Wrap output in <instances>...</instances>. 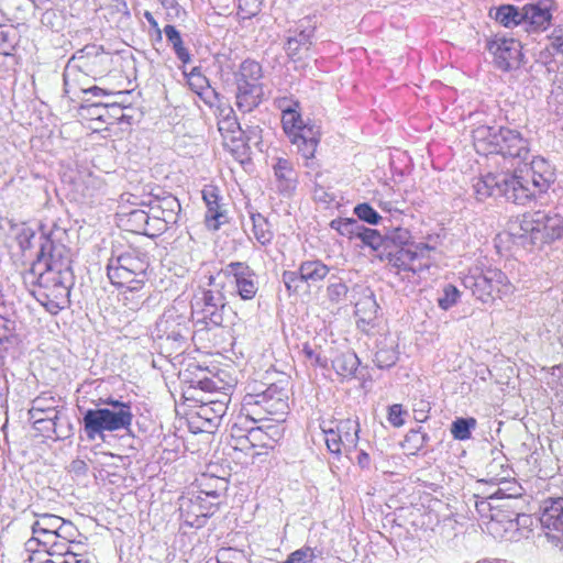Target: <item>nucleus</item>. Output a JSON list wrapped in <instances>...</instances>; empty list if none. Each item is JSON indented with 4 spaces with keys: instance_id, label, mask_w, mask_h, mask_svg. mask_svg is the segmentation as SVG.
I'll return each instance as SVG.
<instances>
[{
    "instance_id": "nucleus-1",
    "label": "nucleus",
    "mask_w": 563,
    "mask_h": 563,
    "mask_svg": "<svg viewBox=\"0 0 563 563\" xmlns=\"http://www.w3.org/2000/svg\"><path fill=\"white\" fill-rule=\"evenodd\" d=\"M36 261L24 275V282L35 285L32 295L45 309L57 314L69 305L74 285L70 251L47 236H41Z\"/></svg>"
},
{
    "instance_id": "nucleus-2",
    "label": "nucleus",
    "mask_w": 563,
    "mask_h": 563,
    "mask_svg": "<svg viewBox=\"0 0 563 563\" xmlns=\"http://www.w3.org/2000/svg\"><path fill=\"white\" fill-rule=\"evenodd\" d=\"M148 267L147 255L135 250L112 256L108 262L107 275L112 285L126 288L122 296L131 310H137L143 302L136 292L147 280Z\"/></svg>"
},
{
    "instance_id": "nucleus-3",
    "label": "nucleus",
    "mask_w": 563,
    "mask_h": 563,
    "mask_svg": "<svg viewBox=\"0 0 563 563\" xmlns=\"http://www.w3.org/2000/svg\"><path fill=\"white\" fill-rule=\"evenodd\" d=\"M473 142L476 151L484 155L526 161L530 154L529 141L519 131L505 126L481 125L473 131Z\"/></svg>"
},
{
    "instance_id": "nucleus-4",
    "label": "nucleus",
    "mask_w": 563,
    "mask_h": 563,
    "mask_svg": "<svg viewBox=\"0 0 563 563\" xmlns=\"http://www.w3.org/2000/svg\"><path fill=\"white\" fill-rule=\"evenodd\" d=\"M190 317L183 303L166 308L153 330V338L168 356L180 355L188 345Z\"/></svg>"
},
{
    "instance_id": "nucleus-5",
    "label": "nucleus",
    "mask_w": 563,
    "mask_h": 563,
    "mask_svg": "<svg viewBox=\"0 0 563 563\" xmlns=\"http://www.w3.org/2000/svg\"><path fill=\"white\" fill-rule=\"evenodd\" d=\"M109 408L88 409L82 417L84 430L87 439L92 441L103 432L128 430L133 420L130 402H123L113 398L103 401Z\"/></svg>"
},
{
    "instance_id": "nucleus-6",
    "label": "nucleus",
    "mask_w": 563,
    "mask_h": 563,
    "mask_svg": "<svg viewBox=\"0 0 563 563\" xmlns=\"http://www.w3.org/2000/svg\"><path fill=\"white\" fill-rule=\"evenodd\" d=\"M474 191L478 200L490 196L506 198L516 205H526L533 198L529 183L514 173L488 174L474 184Z\"/></svg>"
},
{
    "instance_id": "nucleus-7",
    "label": "nucleus",
    "mask_w": 563,
    "mask_h": 563,
    "mask_svg": "<svg viewBox=\"0 0 563 563\" xmlns=\"http://www.w3.org/2000/svg\"><path fill=\"white\" fill-rule=\"evenodd\" d=\"M111 56L103 52L102 47L97 45H87L78 51L71 58L64 71L65 93L74 90L73 81L78 77L79 73L96 78L104 75L109 69Z\"/></svg>"
},
{
    "instance_id": "nucleus-8",
    "label": "nucleus",
    "mask_w": 563,
    "mask_h": 563,
    "mask_svg": "<svg viewBox=\"0 0 563 563\" xmlns=\"http://www.w3.org/2000/svg\"><path fill=\"white\" fill-rule=\"evenodd\" d=\"M282 122L285 133L297 146L298 153L306 159L312 158L320 141L319 126L306 123L294 108L283 111Z\"/></svg>"
},
{
    "instance_id": "nucleus-9",
    "label": "nucleus",
    "mask_w": 563,
    "mask_h": 563,
    "mask_svg": "<svg viewBox=\"0 0 563 563\" xmlns=\"http://www.w3.org/2000/svg\"><path fill=\"white\" fill-rule=\"evenodd\" d=\"M433 250L429 244L420 242L417 245L384 249L378 257L380 261H387L396 273L405 271L417 274L430 267V254Z\"/></svg>"
},
{
    "instance_id": "nucleus-10",
    "label": "nucleus",
    "mask_w": 563,
    "mask_h": 563,
    "mask_svg": "<svg viewBox=\"0 0 563 563\" xmlns=\"http://www.w3.org/2000/svg\"><path fill=\"white\" fill-rule=\"evenodd\" d=\"M465 288L484 303L492 302L512 291V286L504 272L497 268L474 273L463 279Z\"/></svg>"
},
{
    "instance_id": "nucleus-11",
    "label": "nucleus",
    "mask_w": 563,
    "mask_h": 563,
    "mask_svg": "<svg viewBox=\"0 0 563 563\" xmlns=\"http://www.w3.org/2000/svg\"><path fill=\"white\" fill-rule=\"evenodd\" d=\"M217 277H209V285H216ZM227 299L223 292L218 288L201 289L191 301V314L197 317L198 322L207 327H221L227 310Z\"/></svg>"
},
{
    "instance_id": "nucleus-12",
    "label": "nucleus",
    "mask_w": 563,
    "mask_h": 563,
    "mask_svg": "<svg viewBox=\"0 0 563 563\" xmlns=\"http://www.w3.org/2000/svg\"><path fill=\"white\" fill-rule=\"evenodd\" d=\"M521 236H529L532 244L551 243L563 238V217L545 211L523 214L520 221Z\"/></svg>"
},
{
    "instance_id": "nucleus-13",
    "label": "nucleus",
    "mask_w": 563,
    "mask_h": 563,
    "mask_svg": "<svg viewBox=\"0 0 563 563\" xmlns=\"http://www.w3.org/2000/svg\"><path fill=\"white\" fill-rule=\"evenodd\" d=\"M244 408L257 416H261L262 412L271 416H283L288 410V396L284 388L273 384L262 393L246 395L244 397Z\"/></svg>"
},
{
    "instance_id": "nucleus-14",
    "label": "nucleus",
    "mask_w": 563,
    "mask_h": 563,
    "mask_svg": "<svg viewBox=\"0 0 563 563\" xmlns=\"http://www.w3.org/2000/svg\"><path fill=\"white\" fill-rule=\"evenodd\" d=\"M58 408H64L60 397L52 391H43L32 400L29 418L36 430H43V423L51 424L56 431L57 420H60Z\"/></svg>"
},
{
    "instance_id": "nucleus-15",
    "label": "nucleus",
    "mask_w": 563,
    "mask_h": 563,
    "mask_svg": "<svg viewBox=\"0 0 563 563\" xmlns=\"http://www.w3.org/2000/svg\"><path fill=\"white\" fill-rule=\"evenodd\" d=\"M486 48L494 56L495 65L504 71H509L521 65V44L515 38L496 36L487 41Z\"/></svg>"
},
{
    "instance_id": "nucleus-16",
    "label": "nucleus",
    "mask_w": 563,
    "mask_h": 563,
    "mask_svg": "<svg viewBox=\"0 0 563 563\" xmlns=\"http://www.w3.org/2000/svg\"><path fill=\"white\" fill-rule=\"evenodd\" d=\"M219 132L227 146L234 155H245L244 130L241 128L234 110L230 106L223 104L219 112Z\"/></svg>"
},
{
    "instance_id": "nucleus-17",
    "label": "nucleus",
    "mask_w": 563,
    "mask_h": 563,
    "mask_svg": "<svg viewBox=\"0 0 563 563\" xmlns=\"http://www.w3.org/2000/svg\"><path fill=\"white\" fill-rule=\"evenodd\" d=\"M519 173L518 176L529 183L533 191V197L536 192H545L555 180V168L549 161L540 156L533 157L529 167L526 169V176L522 175V169H520Z\"/></svg>"
},
{
    "instance_id": "nucleus-18",
    "label": "nucleus",
    "mask_w": 563,
    "mask_h": 563,
    "mask_svg": "<svg viewBox=\"0 0 563 563\" xmlns=\"http://www.w3.org/2000/svg\"><path fill=\"white\" fill-rule=\"evenodd\" d=\"M511 470L506 467L501 481H495L492 484L497 486L496 490L488 495V499L500 501L506 511L518 504H525L522 499L523 488L515 479H508Z\"/></svg>"
},
{
    "instance_id": "nucleus-19",
    "label": "nucleus",
    "mask_w": 563,
    "mask_h": 563,
    "mask_svg": "<svg viewBox=\"0 0 563 563\" xmlns=\"http://www.w3.org/2000/svg\"><path fill=\"white\" fill-rule=\"evenodd\" d=\"M353 292L360 297L355 302V314L357 317V325L366 331L367 325H372L377 318L379 306L376 302L375 295L369 287L354 286Z\"/></svg>"
},
{
    "instance_id": "nucleus-20",
    "label": "nucleus",
    "mask_w": 563,
    "mask_h": 563,
    "mask_svg": "<svg viewBox=\"0 0 563 563\" xmlns=\"http://www.w3.org/2000/svg\"><path fill=\"white\" fill-rule=\"evenodd\" d=\"M555 9L554 0H539L523 7V23L529 24L536 31H544L552 20Z\"/></svg>"
},
{
    "instance_id": "nucleus-21",
    "label": "nucleus",
    "mask_w": 563,
    "mask_h": 563,
    "mask_svg": "<svg viewBox=\"0 0 563 563\" xmlns=\"http://www.w3.org/2000/svg\"><path fill=\"white\" fill-rule=\"evenodd\" d=\"M85 102L86 104L81 106V114L90 120L111 124L123 117V108L118 102H90V99H86Z\"/></svg>"
},
{
    "instance_id": "nucleus-22",
    "label": "nucleus",
    "mask_w": 563,
    "mask_h": 563,
    "mask_svg": "<svg viewBox=\"0 0 563 563\" xmlns=\"http://www.w3.org/2000/svg\"><path fill=\"white\" fill-rule=\"evenodd\" d=\"M263 100L264 85L236 86L235 106L241 112H252Z\"/></svg>"
},
{
    "instance_id": "nucleus-23",
    "label": "nucleus",
    "mask_w": 563,
    "mask_h": 563,
    "mask_svg": "<svg viewBox=\"0 0 563 563\" xmlns=\"http://www.w3.org/2000/svg\"><path fill=\"white\" fill-rule=\"evenodd\" d=\"M202 198L207 206L206 222L208 227L218 230L221 224V218L224 217L219 203L220 196L218 189L213 186H207L202 190Z\"/></svg>"
},
{
    "instance_id": "nucleus-24",
    "label": "nucleus",
    "mask_w": 563,
    "mask_h": 563,
    "mask_svg": "<svg viewBox=\"0 0 563 563\" xmlns=\"http://www.w3.org/2000/svg\"><path fill=\"white\" fill-rule=\"evenodd\" d=\"M151 196H153V202H158L161 206L162 220L167 223L177 224L181 211L179 200L172 194L163 190L156 194L152 192Z\"/></svg>"
},
{
    "instance_id": "nucleus-25",
    "label": "nucleus",
    "mask_w": 563,
    "mask_h": 563,
    "mask_svg": "<svg viewBox=\"0 0 563 563\" xmlns=\"http://www.w3.org/2000/svg\"><path fill=\"white\" fill-rule=\"evenodd\" d=\"M263 69L260 63L253 59L243 60L234 71L235 86L263 85Z\"/></svg>"
},
{
    "instance_id": "nucleus-26",
    "label": "nucleus",
    "mask_w": 563,
    "mask_h": 563,
    "mask_svg": "<svg viewBox=\"0 0 563 563\" xmlns=\"http://www.w3.org/2000/svg\"><path fill=\"white\" fill-rule=\"evenodd\" d=\"M301 278L308 286H317L330 274L331 267L321 260H308L300 264Z\"/></svg>"
},
{
    "instance_id": "nucleus-27",
    "label": "nucleus",
    "mask_w": 563,
    "mask_h": 563,
    "mask_svg": "<svg viewBox=\"0 0 563 563\" xmlns=\"http://www.w3.org/2000/svg\"><path fill=\"white\" fill-rule=\"evenodd\" d=\"M251 276H255V273L246 263L231 262L219 271L217 278L223 277L228 279L231 284H234L236 289Z\"/></svg>"
},
{
    "instance_id": "nucleus-28",
    "label": "nucleus",
    "mask_w": 563,
    "mask_h": 563,
    "mask_svg": "<svg viewBox=\"0 0 563 563\" xmlns=\"http://www.w3.org/2000/svg\"><path fill=\"white\" fill-rule=\"evenodd\" d=\"M187 500H184L180 505L183 509L186 505ZM189 505L187 506V512L194 515L197 519L208 518L212 516L219 508L221 500L210 499L201 494L197 495L195 498L188 499Z\"/></svg>"
},
{
    "instance_id": "nucleus-29",
    "label": "nucleus",
    "mask_w": 563,
    "mask_h": 563,
    "mask_svg": "<svg viewBox=\"0 0 563 563\" xmlns=\"http://www.w3.org/2000/svg\"><path fill=\"white\" fill-rule=\"evenodd\" d=\"M273 169L280 191H288L295 188L296 173L294 164L289 159L278 157L273 165Z\"/></svg>"
},
{
    "instance_id": "nucleus-30",
    "label": "nucleus",
    "mask_w": 563,
    "mask_h": 563,
    "mask_svg": "<svg viewBox=\"0 0 563 563\" xmlns=\"http://www.w3.org/2000/svg\"><path fill=\"white\" fill-rule=\"evenodd\" d=\"M199 494L213 499L220 500L223 494L228 490V481L224 477L202 475L198 479Z\"/></svg>"
},
{
    "instance_id": "nucleus-31",
    "label": "nucleus",
    "mask_w": 563,
    "mask_h": 563,
    "mask_svg": "<svg viewBox=\"0 0 563 563\" xmlns=\"http://www.w3.org/2000/svg\"><path fill=\"white\" fill-rule=\"evenodd\" d=\"M314 30L308 27L296 33L294 36H289L286 43V52L289 56L301 57L303 52H308L312 45Z\"/></svg>"
},
{
    "instance_id": "nucleus-32",
    "label": "nucleus",
    "mask_w": 563,
    "mask_h": 563,
    "mask_svg": "<svg viewBox=\"0 0 563 563\" xmlns=\"http://www.w3.org/2000/svg\"><path fill=\"white\" fill-rule=\"evenodd\" d=\"M360 360L353 351H344L339 353L332 360V367L335 373L342 377H352L357 371Z\"/></svg>"
},
{
    "instance_id": "nucleus-33",
    "label": "nucleus",
    "mask_w": 563,
    "mask_h": 563,
    "mask_svg": "<svg viewBox=\"0 0 563 563\" xmlns=\"http://www.w3.org/2000/svg\"><path fill=\"white\" fill-rule=\"evenodd\" d=\"M336 432L343 441V448L347 450L355 449L358 442L360 423L354 419L340 420L336 426Z\"/></svg>"
},
{
    "instance_id": "nucleus-34",
    "label": "nucleus",
    "mask_w": 563,
    "mask_h": 563,
    "mask_svg": "<svg viewBox=\"0 0 563 563\" xmlns=\"http://www.w3.org/2000/svg\"><path fill=\"white\" fill-rule=\"evenodd\" d=\"M74 185L84 200L92 199L103 187L102 180L91 173L80 175Z\"/></svg>"
},
{
    "instance_id": "nucleus-35",
    "label": "nucleus",
    "mask_w": 563,
    "mask_h": 563,
    "mask_svg": "<svg viewBox=\"0 0 563 563\" xmlns=\"http://www.w3.org/2000/svg\"><path fill=\"white\" fill-rule=\"evenodd\" d=\"M63 520L64 519L58 516L44 514L32 525V532L33 534H40L53 539L55 533L63 526Z\"/></svg>"
},
{
    "instance_id": "nucleus-36",
    "label": "nucleus",
    "mask_w": 563,
    "mask_h": 563,
    "mask_svg": "<svg viewBox=\"0 0 563 563\" xmlns=\"http://www.w3.org/2000/svg\"><path fill=\"white\" fill-rule=\"evenodd\" d=\"M475 508L483 518H489L492 521L497 522L505 520L506 509L497 500L488 499V496L481 500H475Z\"/></svg>"
},
{
    "instance_id": "nucleus-37",
    "label": "nucleus",
    "mask_w": 563,
    "mask_h": 563,
    "mask_svg": "<svg viewBox=\"0 0 563 563\" xmlns=\"http://www.w3.org/2000/svg\"><path fill=\"white\" fill-rule=\"evenodd\" d=\"M125 225L130 231L146 235L150 231L151 216L147 211L134 209L125 214Z\"/></svg>"
},
{
    "instance_id": "nucleus-38",
    "label": "nucleus",
    "mask_w": 563,
    "mask_h": 563,
    "mask_svg": "<svg viewBox=\"0 0 563 563\" xmlns=\"http://www.w3.org/2000/svg\"><path fill=\"white\" fill-rule=\"evenodd\" d=\"M251 220L253 223V233L258 243L262 245L271 244L274 232L268 220L261 213H252Z\"/></svg>"
},
{
    "instance_id": "nucleus-39",
    "label": "nucleus",
    "mask_w": 563,
    "mask_h": 563,
    "mask_svg": "<svg viewBox=\"0 0 563 563\" xmlns=\"http://www.w3.org/2000/svg\"><path fill=\"white\" fill-rule=\"evenodd\" d=\"M269 431L277 434V430L274 426L267 427V430H264L262 427L251 428L247 430L245 441L249 442L251 448H272L271 441H273V434L269 433Z\"/></svg>"
},
{
    "instance_id": "nucleus-40",
    "label": "nucleus",
    "mask_w": 563,
    "mask_h": 563,
    "mask_svg": "<svg viewBox=\"0 0 563 563\" xmlns=\"http://www.w3.org/2000/svg\"><path fill=\"white\" fill-rule=\"evenodd\" d=\"M398 360V352L396 351L394 343L389 344L382 341L378 344V349L375 352L374 362L379 368H389L396 364Z\"/></svg>"
},
{
    "instance_id": "nucleus-41",
    "label": "nucleus",
    "mask_w": 563,
    "mask_h": 563,
    "mask_svg": "<svg viewBox=\"0 0 563 563\" xmlns=\"http://www.w3.org/2000/svg\"><path fill=\"white\" fill-rule=\"evenodd\" d=\"M330 227L343 236L360 239L364 225L356 219L345 218L332 220Z\"/></svg>"
},
{
    "instance_id": "nucleus-42",
    "label": "nucleus",
    "mask_w": 563,
    "mask_h": 563,
    "mask_svg": "<svg viewBox=\"0 0 563 563\" xmlns=\"http://www.w3.org/2000/svg\"><path fill=\"white\" fill-rule=\"evenodd\" d=\"M164 33L168 42L172 43L177 58L184 64L189 63L190 54L188 49L184 46L180 33L177 31V29L172 24H167L164 27Z\"/></svg>"
},
{
    "instance_id": "nucleus-43",
    "label": "nucleus",
    "mask_w": 563,
    "mask_h": 563,
    "mask_svg": "<svg viewBox=\"0 0 563 563\" xmlns=\"http://www.w3.org/2000/svg\"><path fill=\"white\" fill-rule=\"evenodd\" d=\"M496 20L504 26L519 25L523 23V8L519 10L515 5H501L497 9Z\"/></svg>"
},
{
    "instance_id": "nucleus-44",
    "label": "nucleus",
    "mask_w": 563,
    "mask_h": 563,
    "mask_svg": "<svg viewBox=\"0 0 563 563\" xmlns=\"http://www.w3.org/2000/svg\"><path fill=\"white\" fill-rule=\"evenodd\" d=\"M411 234L409 230L404 228H395L388 232H386V242L384 249H393L408 246V245H417L418 243L411 242Z\"/></svg>"
},
{
    "instance_id": "nucleus-45",
    "label": "nucleus",
    "mask_w": 563,
    "mask_h": 563,
    "mask_svg": "<svg viewBox=\"0 0 563 563\" xmlns=\"http://www.w3.org/2000/svg\"><path fill=\"white\" fill-rule=\"evenodd\" d=\"M477 421L475 418H457L452 422L451 433L455 440L464 441L471 438Z\"/></svg>"
},
{
    "instance_id": "nucleus-46",
    "label": "nucleus",
    "mask_w": 563,
    "mask_h": 563,
    "mask_svg": "<svg viewBox=\"0 0 563 563\" xmlns=\"http://www.w3.org/2000/svg\"><path fill=\"white\" fill-rule=\"evenodd\" d=\"M360 240L378 255L385 247L386 233L383 235L377 230L363 227Z\"/></svg>"
},
{
    "instance_id": "nucleus-47",
    "label": "nucleus",
    "mask_w": 563,
    "mask_h": 563,
    "mask_svg": "<svg viewBox=\"0 0 563 563\" xmlns=\"http://www.w3.org/2000/svg\"><path fill=\"white\" fill-rule=\"evenodd\" d=\"M461 291L452 284L444 285L441 295L438 297V306L443 310H449L457 303Z\"/></svg>"
},
{
    "instance_id": "nucleus-48",
    "label": "nucleus",
    "mask_w": 563,
    "mask_h": 563,
    "mask_svg": "<svg viewBox=\"0 0 563 563\" xmlns=\"http://www.w3.org/2000/svg\"><path fill=\"white\" fill-rule=\"evenodd\" d=\"M563 515V497L548 498L542 503L539 520H550L553 516Z\"/></svg>"
},
{
    "instance_id": "nucleus-49",
    "label": "nucleus",
    "mask_w": 563,
    "mask_h": 563,
    "mask_svg": "<svg viewBox=\"0 0 563 563\" xmlns=\"http://www.w3.org/2000/svg\"><path fill=\"white\" fill-rule=\"evenodd\" d=\"M349 292L347 286L334 275L330 278V284L327 287V296L332 302H340L346 297Z\"/></svg>"
},
{
    "instance_id": "nucleus-50",
    "label": "nucleus",
    "mask_w": 563,
    "mask_h": 563,
    "mask_svg": "<svg viewBox=\"0 0 563 563\" xmlns=\"http://www.w3.org/2000/svg\"><path fill=\"white\" fill-rule=\"evenodd\" d=\"M523 504H518L506 511L505 520L512 526H526L531 523V517L523 512Z\"/></svg>"
},
{
    "instance_id": "nucleus-51",
    "label": "nucleus",
    "mask_w": 563,
    "mask_h": 563,
    "mask_svg": "<svg viewBox=\"0 0 563 563\" xmlns=\"http://www.w3.org/2000/svg\"><path fill=\"white\" fill-rule=\"evenodd\" d=\"M504 461V456L494 457L486 466L487 478L483 479V482L493 483L495 481H501L504 471L507 467L505 466Z\"/></svg>"
},
{
    "instance_id": "nucleus-52",
    "label": "nucleus",
    "mask_w": 563,
    "mask_h": 563,
    "mask_svg": "<svg viewBox=\"0 0 563 563\" xmlns=\"http://www.w3.org/2000/svg\"><path fill=\"white\" fill-rule=\"evenodd\" d=\"M550 520H540V523L550 538L563 540V515L553 516Z\"/></svg>"
},
{
    "instance_id": "nucleus-53",
    "label": "nucleus",
    "mask_w": 563,
    "mask_h": 563,
    "mask_svg": "<svg viewBox=\"0 0 563 563\" xmlns=\"http://www.w3.org/2000/svg\"><path fill=\"white\" fill-rule=\"evenodd\" d=\"M262 0H239L238 15L245 20L252 19L261 11Z\"/></svg>"
},
{
    "instance_id": "nucleus-54",
    "label": "nucleus",
    "mask_w": 563,
    "mask_h": 563,
    "mask_svg": "<svg viewBox=\"0 0 563 563\" xmlns=\"http://www.w3.org/2000/svg\"><path fill=\"white\" fill-rule=\"evenodd\" d=\"M316 549L311 547H302L291 552L284 563H312L317 558Z\"/></svg>"
},
{
    "instance_id": "nucleus-55",
    "label": "nucleus",
    "mask_w": 563,
    "mask_h": 563,
    "mask_svg": "<svg viewBox=\"0 0 563 563\" xmlns=\"http://www.w3.org/2000/svg\"><path fill=\"white\" fill-rule=\"evenodd\" d=\"M14 31L11 27L0 25V54L1 55H10L14 49Z\"/></svg>"
},
{
    "instance_id": "nucleus-56",
    "label": "nucleus",
    "mask_w": 563,
    "mask_h": 563,
    "mask_svg": "<svg viewBox=\"0 0 563 563\" xmlns=\"http://www.w3.org/2000/svg\"><path fill=\"white\" fill-rule=\"evenodd\" d=\"M354 213L364 222L369 224H377L382 219L375 209H373L368 203H360L354 208Z\"/></svg>"
},
{
    "instance_id": "nucleus-57",
    "label": "nucleus",
    "mask_w": 563,
    "mask_h": 563,
    "mask_svg": "<svg viewBox=\"0 0 563 563\" xmlns=\"http://www.w3.org/2000/svg\"><path fill=\"white\" fill-rule=\"evenodd\" d=\"M404 445L410 451V454H416L423 448L422 432L419 430H410L405 437Z\"/></svg>"
},
{
    "instance_id": "nucleus-58",
    "label": "nucleus",
    "mask_w": 563,
    "mask_h": 563,
    "mask_svg": "<svg viewBox=\"0 0 563 563\" xmlns=\"http://www.w3.org/2000/svg\"><path fill=\"white\" fill-rule=\"evenodd\" d=\"M255 277L256 275L251 276L246 282L242 283V285L236 288V292L241 299L251 300L257 294L258 287Z\"/></svg>"
},
{
    "instance_id": "nucleus-59",
    "label": "nucleus",
    "mask_w": 563,
    "mask_h": 563,
    "mask_svg": "<svg viewBox=\"0 0 563 563\" xmlns=\"http://www.w3.org/2000/svg\"><path fill=\"white\" fill-rule=\"evenodd\" d=\"M283 282L289 291H297L305 279L301 278V267L297 272L286 271L283 273Z\"/></svg>"
},
{
    "instance_id": "nucleus-60",
    "label": "nucleus",
    "mask_w": 563,
    "mask_h": 563,
    "mask_svg": "<svg viewBox=\"0 0 563 563\" xmlns=\"http://www.w3.org/2000/svg\"><path fill=\"white\" fill-rule=\"evenodd\" d=\"M47 552L49 555H71L73 558L76 556V554L71 551V543L60 539H54V541L51 542V548Z\"/></svg>"
},
{
    "instance_id": "nucleus-61",
    "label": "nucleus",
    "mask_w": 563,
    "mask_h": 563,
    "mask_svg": "<svg viewBox=\"0 0 563 563\" xmlns=\"http://www.w3.org/2000/svg\"><path fill=\"white\" fill-rule=\"evenodd\" d=\"M325 434V444L328 450L336 455L341 454V448L343 446V441L338 434L336 430H323Z\"/></svg>"
},
{
    "instance_id": "nucleus-62",
    "label": "nucleus",
    "mask_w": 563,
    "mask_h": 563,
    "mask_svg": "<svg viewBox=\"0 0 563 563\" xmlns=\"http://www.w3.org/2000/svg\"><path fill=\"white\" fill-rule=\"evenodd\" d=\"M197 95L209 107H217L219 111L220 109H223L219 93L210 86H208L206 89H202V91L197 90Z\"/></svg>"
},
{
    "instance_id": "nucleus-63",
    "label": "nucleus",
    "mask_w": 563,
    "mask_h": 563,
    "mask_svg": "<svg viewBox=\"0 0 563 563\" xmlns=\"http://www.w3.org/2000/svg\"><path fill=\"white\" fill-rule=\"evenodd\" d=\"M302 353L312 365L327 367L328 361L321 356V353L316 349L311 347L310 344L305 343L302 346Z\"/></svg>"
},
{
    "instance_id": "nucleus-64",
    "label": "nucleus",
    "mask_w": 563,
    "mask_h": 563,
    "mask_svg": "<svg viewBox=\"0 0 563 563\" xmlns=\"http://www.w3.org/2000/svg\"><path fill=\"white\" fill-rule=\"evenodd\" d=\"M405 415H407V411L399 404L391 405L388 408V421L394 427H401L405 423Z\"/></svg>"
}]
</instances>
